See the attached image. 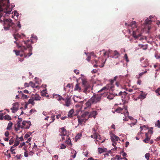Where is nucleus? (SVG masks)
I'll use <instances>...</instances> for the list:
<instances>
[{
    "mask_svg": "<svg viewBox=\"0 0 160 160\" xmlns=\"http://www.w3.org/2000/svg\"><path fill=\"white\" fill-rule=\"evenodd\" d=\"M112 53L113 54L112 58H118L120 56V54L116 50H115L113 52L112 51Z\"/></svg>",
    "mask_w": 160,
    "mask_h": 160,
    "instance_id": "nucleus-13",
    "label": "nucleus"
},
{
    "mask_svg": "<svg viewBox=\"0 0 160 160\" xmlns=\"http://www.w3.org/2000/svg\"><path fill=\"white\" fill-rule=\"evenodd\" d=\"M89 112H86L81 115V117L83 118H86L87 116H88V115H89Z\"/></svg>",
    "mask_w": 160,
    "mask_h": 160,
    "instance_id": "nucleus-31",
    "label": "nucleus"
},
{
    "mask_svg": "<svg viewBox=\"0 0 160 160\" xmlns=\"http://www.w3.org/2000/svg\"><path fill=\"white\" fill-rule=\"evenodd\" d=\"M141 81L140 80H138L137 82V84L139 85H140L141 83Z\"/></svg>",
    "mask_w": 160,
    "mask_h": 160,
    "instance_id": "nucleus-64",
    "label": "nucleus"
},
{
    "mask_svg": "<svg viewBox=\"0 0 160 160\" xmlns=\"http://www.w3.org/2000/svg\"><path fill=\"white\" fill-rule=\"evenodd\" d=\"M9 135V132L8 131H6L5 133V135L6 137H8Z\"/></svg>",
    "mask_w": 160,
    "mask_h": 160,
    "instance_id": "nucleus-48",
    "label": "nucleus"
},
{
    "mask_svg": "<svg viewBox=\"0 0 160 160\" xmlns=\"http://www.w3.org/2000/svg\"><path fill=\"white\" fill-rule=\"evenodd\" d=\"M9 3V0H0V18L4 15L5 13V15L6 13H10L12 10L10 9L7 10Z\"/></svg>",
    "mask_w": 160,
    "mask_h": 160,
    "instance_id": "nucleus-2",
    "label": "nucleus"
},
{
    "mask_svg": "<svg viewBox=\"0 0 160 160\" xmlns=\"http://www.w3.org/2000/svg\"><path fill=\"white\" fill-rule=\"evenodd\" d=\"M21 122L17 121L16 124L15 125V130L16 131H18L19 130L20 128H21Z\"/></svg>",
    "mask_w": 160,
    "mask_h": 160,
    "instance_id": "nucleus-16",
    "label": "nucleus"
},
{
    "mask_svg": "<svg viewBox=\"0 0 160 160\" xmlns=\"http://www.w3.org/2000/svg\"><path fill=\"white\" fill-rule=\"evenodd\" d=\"M56 98H57V100L58 101H60L62 100H63V99H64L62 98V96L60 95H56Z\"/></svg>",
    "mask_w": 160,
    "mask_h": 160,
    "instance_id": "nucleus-33",
    "label": "nucleus"
},
{
    "mask_svg": "<svg viewBox=\"0 0 160 160\" xmlns=\"http://www.w3.org/2000/svg\"><path fill=\"white\" fill-rule=\"evenodd\" d=\"M3 114L2 113H0V120H2L3 119Z\"/></svg>",
    "mask_w": 160,
    "mask_h": 160,
    "instance_id": "nucleus-52",
    "label": "nucleus"
},
{
    "mask_svg": "<svg viewBox=\"0 0 160 160\" xmlns=\"http://www.w3.org/2000/svg\"><path fill=\"white\" fill-rule=\"evenodd\" d=\"M14 26V23L12 22V21L11 19H6L4 20V27L5 30H9L11 27L12 28H13Z\"/></svg>",
    "mask_w": 160,
    "mask_h": 160,
    "instance_id": "nucleus-3",
    "label": "nucleus"
},
{
    "mask_svg": "<svg viewBox=\"0 0 160 160\" xmlns=\"http://www.w3.org/2000/svg\"><path fill=\"white\" fill-rule=\"evenodd\" d=\"M17 26L19 28H21V25L20 24V22H18L17 25Z\"/></svg>",
    "mask_w": 160,
    "mask_h": 160,
    "instance_id": "nucleus-63",
    "label": "nucleus"
},
{
    "mask_svg": "<svg viewBox=\"0 0 160 160\" xmlns=\"http://www.w3.org/2000/svg\"><path fill=\"white\" fill-rule=\"evenodd\" d=\"M25 145V143L24 142H23L22 143H20V145L19 146V148H20L21 147H22L23 146H24Z\"/></svg>",
    "mask_w": 160,
    "mask_h": 160,
    "instance_id": "nucleus-49",
    "label": "nucleus"
},
{
    "mask_svg": "<svg viewBox=\"0 0 160 160\" xmlns=\"http://www.w3.org/2000/svg\"><path fill=\"white\" fill-rule=\"evenodd\" d=\"M123 109V108H118L115 110V111L118 113H122Z\"/></svg>",
    "mask_w": 160,
    "mask_h": 160,
    "instance_id": "nucleus-32",
    "label": "nucleus"
},
{
    "mask_svg": "<svg viewBox=\"0 0 160 160\" xmlns=\"http://www.w3.org/2000/svg\"><path fill=\"white\" fill-rule=\"evenodd\" d=\"M100 95H101V97H102V96H103L104 97H105L107 96H108V93H107V92H104L102 93Z\"/></svg>",
    "mask_w": 160,
    "mask_h": 160,
    "instance_id": "nucleus-40",
    "label": "nucleus"
},
{
    "mask_svg": "<svg viewBox=\"0 0 160 160\" xmlns=\"http://www.w3.org/2000/svg\"><path fill=\"white\" fill-rule=\"evenodd\" d=\"M147 71H144L143 72H141V73H140L139 74V76L140 77L141 76H142V75H143V74H144L146 73L147 72Z\"/></svg>",
    "mask_w": 160,
    "mask_h": 160,
    "instance_id": "nucleus-53",
    "label": "nucleus"
},
{
    "mask_svg": "<svg viewBox=\"0 0 160 160\" xmlns=\"http://www.w3.org/2000/svg\"><path fill=\"white\" fill-rule=\"evenodd\" d=\"M61 130V135L62 136H65L67 134V131L64 127H62L60 128Z\"/></svg>",
    "mask_w": 160,
    "mask_h": 160,
    "instance_id": "nucleus-23",
    "label": "nucleus"
},
{
    "mask_svg": "<svg viewBox=\"0 0 160 160\" xmlns=\"http://www.w3.org/2000/svg\"><path fill=\"white\" fill-rule=\"evenodd\" d=\"M145 158L147 159V160H148L150 157L149 153H146L145 155Z\"/></svg>",
    "mask_w": 160,
    "mask_h": 160,
    "instance_id": "nucleus-43",
    "label": "nucleus"
},
{
    "mask_svg": "<svg viewBox=\"0 0 160 160\" xmlns=\"http://www.w3.org/2000/svg\"><path fill=\"white\" fill-rule=\"evenodd\" d=\"M15 150V149H11L10 148V151L12 152V153L13 154H15L16 152H14V151Z\"/></svg>",
    "mask_w": 160,
    "mask_h": 160,
    "instance_id": "nucleus-60",
    "label": "nucleus"
},
{
    "mask_svg": "<svg viewBox=\"0 0 160 160\" xmlns=\"http://www.w3.org/2000/svg\"><path fill=\"white\" fill-rule=\"evenodd\" d=\"M115 93V92H114L113 93ZM114 95H115V94H112L109 93V94H108V95L107 97V98H108L109 99H110V100L112 99H113V98L114 97Z\"/></svg>",
    "mask_w": 160,
    "mask_h": 160,
    "instance_id": "nucleus-30",
    "label": "nucleus"
},
{
    "mask_svg": "<svg viewBox=\"0 0 160 160\" xmlns=\"http://www.w3.org/2000/svg\"><path fill=\"white\" fill-rule=\"evenodd\" d=\"M28 103V104H31L32 105H34L35 102H34V100L32 97L31 98L29 99Z\"/></svg>",
    "mask_w": 160,
    "mask_h": 160,
    "instance_id": "nucleus-26",
    "label": "nucleus"
},
{
    "mask_svg": "<svg viewBox=\"0 0 160 160\" xmlns=\"http://www.w3.org/2000/svg\"><path fill=\"white\" fill-rule=\"evenodd\" d=\"M74 112V110L73 109H71L68 112V117L72 118L73 117Z\"/></svg>",
    "mask_w": 160,
    "mask_h": 160,
    "instance_id": "nucleus-21",
    "label": "nucleus"
},
{
    "mask_svg": "<svg viewBox=\"0 0 160 160\" xmlns=\"http://www.w3.org/2000/svg\"><path fill=\"white\" fill-rule=\"evenodd\" d=\"M63 101H64L65 102V103L63 104L64 106L67 107H69L70 106L72 101L70 98L68 97L66 98H64L63 99Z\"/></svg>",
    "mask_w": 160,
    "mask_h": 160,
    "instance_id": "nucleus-9",
    "label": "nucleus"
},
{
    "mask_svg": "<svg viewBox=\"0 0 160 160\" xmlns=\"http://www.w3.org/2000/svg\"><path fill=\"white\" fill-rule=\"evenodd\" d=\"M98 112L97 111H93L90 112L89 115H88V119L89 118L93 117L94 118H95Z\"/></svg>",
    "mask_w": 160,
    "mask_h": 160,
    "instance_id": "nucleus-12",
    "label": "nucleus"
},
{
    "mask_svg": "<svg viewBox=\"0 0 160 160\" xmlns=\"http://www.w3.org/2000/svg\"><path fill=\"white\" fill-rule=\"evenodd\" d=\"M29 86H31L32 87L34 88L35 87V84L33 82L30 81L29 83Z\"/></svg>",
    "mask_w": 160,
    "mask_h": 160,
    "instance_id": "nucleus-36",
    "label": "nucleus"
},
{
    "mask_svg": "<svg viewBox=\"0 0 160 160\" xmlns=\"http://www.w3.org/2000/svg\"><path fill=\"white\" fill-rule=\"evenodd\" d=\"M133 32L132 36L135 39L138 38L141 36V34L138 31V29L137 28L136 26L132 28Z\"/></svg>",
    "mask_w": 160,
    "mask_h": 160,
    "instance_id": "nucleus-4",
    "label": "nucleus"
},
{
    "mask_svg": "<svg viewBox=\"0 0 160 160\" xmlns=\"http://www.w3.org/2000/svg\"><path fill=\"white\" fill-rule=\"evenodd\" d=\"M146 94L145 92H144L142 91H141V93L140 94L138 98L141 99H143L146 98Z\"/></svg>",
    "mask_w": 160,
    "mask_h": 160,
    "instance_id": "nucleus-18",
    "label": "nucleus"
},
{
    "mask_svg": "<svg viewBox=\"0 0 160 160\" xmlns=\"http://www.w3.org/2000/svg\"><path fill=\"white\" fill-rule=\"evenodd\" d=\"M160 92V88H158L157 90L155 91V92L156 93H158Z\"/></svg>",
    "mask_w": 160,
    "mask_h": 160,
    "instance_id": "nucleus-58",
    "label": "nucleus"
},
{
    "mask_svg": "<svg viewBox=\"0 0 160 160\" xmlns=\"http://www.w3.org/2000/svg\"><path fill=\"white\" fill-rule=\"evenodd\" d=\"M13 125V123L11 122H9L8 126L7 128V129L8 130H10L11 129Z\"/></svg>",
    "mask_w": 160,
    "mask_h": 160,
    "instance_id": "nucleus-27",
    "label": "nucleus"
},
{
    "mask_svg": "<svg viewBox=\"0 0 160 160\" xmlns=\"http://www.w3.org/2000/svg\"><path fill=\"white\" fill-rule=\"evenodd\" d=\"M155 125L158 128H160V122L159 120H158L155 123Z\"/></svg>",
    "mask_w": 160,
    "mask_h": 160,
    "instance_id": "nucleus-39",
    "label": "nucleus"
},
{
    "mask_svg": "<svg viewBox=\"0 0 160 160\" xmlns=\"http://www.w3.org/2000/svg\"><path fill=\"white\" fill-rule=\"evenodd\" d=\"M155 57L157 59L160 58V55L156 54L155 55Z\"/></svg>",
    "mask_w": 160,
    "mask_h": 160,
    "instance_id": "nucleus-56",
    "label": "nucleus"
},
{
    "mask_svg": "<svg viewBox=\"0 0 160 160\" xmlns=\"http://www.w3.org/2000/svg\"><path fill=\"white\" fill-rule=\"evenodd\" d=\"M30 136V135L28 133L26 134L24 136V138L27 139Z\"/></svg>",
    "mask_w": 160,
    "mask_h": 160,
    "instance_id": "nucleus-51",
    "label": "nucleus"
},
{
    "mask_svg": "<svg viewBox=\"0 0 160 160\" xmlns=\"http://www.w3.org/2000/svg\"><path fill=\"white\" fill-rule=\"evenodd\" d=\"M114 94H115L116 96H121L122 98V100H123L126 96L128 93L125 91L123 92L120 91L118 93H114Z\"/></svg>",
    "mask_w": 160,
    "mask_h": 160,
    "instance_id": "nucleus-10",
    "label": "nucleus"
},
{
    "mask_svg": "<svg viewBox=\"0 0 160 160\" xmlns=\"http://www.w3.org/2000/svg\"><path fill=\"white\" fill-rule=\"evenodd\" d=\"M19 143H20L19 140L18 138H16L14 144L17 146H18V145H19Z\"/></svg>",
    "mask_w": 160,
    "mask_h": 160,
    "instance_id": "nucleus-35",
    "label": "nucleus"
},
{
    "mask_svg": "<svg viewBox=\"0 0 160 160\" xmlns=\"http://www.w3.org/2000/svg\"><path fill=\"white\" fill-rule=\"evenodd\" d=\"M13 107L11 108L12 113L16 112L18 109L19 104L18 102H16L12 104Z\"/></svg>",
    "mask_w": 160,
    "mask_h": 160,
    "instance_id": "nucleus-8",
    "label": "nucleus"
},
{
    "mask_svg": "<svg viewBox=\"0 0 160 160\" xmlns=\"http://www.w3.org/2000/svg\"><path fill=\"white\" fill-rule=\"evenodd\" d=\"M28 154L27 152H24V156L26 157H27L28 156Z\"/></svg>",
    "mask_w": 160,
    "mask_h": 160,
    "instance_id": "nucleus-61",
    "label": "nucleus"
},
{
    "mask_svg": "<svg viewBox=\"0 0 160 160\" xmlns=\"http://www.w3.org/2000/svg\"><path fill=\"white\" fill-rule=\"evenodd\" d=\"M106 89H108L107 88V87H103L102 89H101L99 91V92H102V91H103L104 90H106Z\"/></svg>",
    "mask_w": 160,
    "mask_h": 160,
    "instance_id": "nucleus-54",
    "label": "nucleus"
},
{
    "mask_svg": "<svg viewBox=\"0 0 160 160\" xmlns=\"http://www.w3.org/2000/svg\"><path fill=\"white\" fill-rule=\"evenodd\" d=\"M82 85L83 87L84 88V89L82 92L87 94V92L89 91L88 90V89L89 87V86L88 85L87 81L85 80H82Z\"/></svg>",
    "mask_w": 160,
    "mask_h": 160,
    "instance_id": "nucleus-5",
    "label": "nucleus"
},
{
    "mask_svg": "<svg viewBox=\"0 0 160 160\" xmlns=\"http://www.w3.org/2000/svg\"><path fill=\"white\" fill-rule=\"evenodd\" d=\"M14 141V139L13 138H11L9 141V143L10 145L13 144Z\"/></svg>",
    "mask_w": 160,
    "mask_h": 160,
    "instance_id": "nucleus-37",
    "label": "nucleus"
},
{
    "mask_svg": "<svg viewBox=\"0 0 160 160\" xmlns=\"http://www.w3.org/2000/svg\"><path fill=\"white\" fill-rule=\"evenodd\" d=\"M74 91H78L79 92H81L82 91H83V90H82L80 86V84L79 83H77L76 84L75 86Z\"/></svg>",
    "mask_w": 160,
    "mask_h": 160,
    "instance_id": "nucleus-15",
    "label": "nucleus"
},
{
    "mask_svg": "<svg viewBox=\"0 0 160 160\" xmlns=\"http://www.w3.org/2000/svg\"><path fill=\"white\" fill-rule=\"evenodd\" d=\"M22 36H23V37L25 36V35L22 34V35L19 34L18 33L15 32L13 34V36L14 38L16 40V41L14 42V43H16L17 45V46L19 48H21V51L22 52H24V51L27 50V48H28L29 52L27 54L26 53H24V57H26L27 56L29 57L32 54V53L31 52L32 48H31V42L29 40H27L26 41H23L21 44H19L17 41H18L19 39H20L22 38Z\"/></svg>",
    "mask_w": 160,
    "mask_h": 160,
    "instance_id": "nucleus-1",
    "label": "nucleus"
},
{
    "mask_svg": "<svg viewBox=\"0 0 160 160\" xmlns=\"http://www.w3.org/2000/svg\"><path fill=\"white\" fill-rule=\"evenodd\" d=\"M31 125V124L30 121H23L22 122L21 128L22 129H28Z\"/></svg>",
    "mask_w": 160,
    "mask_h": 160,
    "instance_id": "nucleus-7",
    "label": "nucleus"
},
{
    "mask_svg": "<svg viewBox=\"0 0 160 160\" xmlns=\"http://www.w3.org/2000/svg\"><path fill=\"white\" fill-rule=\"evenodd\" d=\"M15 53L17 55H19L20 51H19L14 50Z\"/></svg>",
    "mask_w": 160,
    "mask_h": 160,
    "instance_id": "nucleus-55",
    "label": "nucleus"
},
{
    "mask_svg": "<svg viewBox=\"0 0 160 160\" xmlns=\"http://www.w3.org/2000/svg\"><path fill=\"white\" fill-rule=\"evenodd\" d=\"M93 133V138L96 139L98 138V134L97 133Z\"/></svg>",
    "mask_w": 160,
    "mask_h": 160,
    "instance_id": "nucleus-42",
    "label": "nucleus"
},
{
    "mask_svg": "<svg viewBox=\"0 0 160 160\" xmlns=\"http://www.w3.org/2000/svg\"><path fill=\"white\" fill-rule=\"evenodd\" d=\"M152 21V20L150 19L147 18L145 21V23L146 24H149Z\"/></svg>",
    "mask_w": 160,
    "mask_h": 160,
    "instance_id": "nucleus-34",
    "label": "nucleus"
},
{
    "mask_svg": "<svg viewBox=\"0 0 160 160\" xmlns=\"http://www.w3.org/2000/svg\"><path fill=\"white\" fill-rule=\"evenodd\" d=\"M88 119V118H84L82 117L81 116L80 117H79L78 118V125H79V124L82 125L83 122H85Z\"/></svg>",
    "mask_w": 160,
    "mask_h": 160,
    "instance_id": "nucleus-11",
    "label": "nucleus"
},
{
    "mask_svg": "<svg viewBox=\"0 0 160 160\" xmlns=\"http://www.w3.org/2000/svg\"><path fill=\"white\" fill-rule=\"evenodd\" d=\"M145 137L146 138L145 139L143 140V141L146 143H147L150 140V137L149 136H148V133H145Z\"/></svg>",
    "mask_w": 160,
    "mask_h": 160,
    "instance_id": "nucleus-24",
    "label": "nucleus"
},
{
    "mask_svg": "<svg viewBox=\"0 0 160 160\" xmlns=\"http://www.w3.org/2000/svg\"><path fill=\"white\" fill-rule=\"evenodd\" d=\"M51 118L52 119V121L51 122H50L51 123L52 122H53L54 121V120L55 119V116L54 115L51 116Z\"/></svg>",
    "mask_w": 160,
    "mask_h": 160,
    "instance_id": "nucleus-47",
    "label": "nucleus"
},
{
    "mask_svg": "<svg viewBox=\"0 0 160 160\" xmlns=\"http://www.w3.org/2000/svg\"><path fill=\"white\" fill-rule=\"evenodd\" d=\"M66 143H67L68 145L72 144L71 140L69 138H68V139L66 140Z\"/></svg>",
    "mask_w": 160,
    "mask_h": 160,
    "instance_id": "nucleus-41",
    "label": "nucleus"
},
{
    "mask_svg": "<svg viewBox=\"0 0 160 160\" xmlns=\"http://www.w3.org/2000/svg\"><path fill=\"white\" fill-rule=\"evenodd\" d=\"M117 78L118 77L117 76H116L114 77L113 79L111 80L110 82L111 84H112L113 83L114 81H115Z\"/></svg>",
    "mask_w": 160,
    "mask_h": 160,
    "instance_id": "nucleus-46",
    "label": "nucleus"
},
{
    "mask_svg": "<svg viewBox=\"0 0 160 160\" xmlns=\"http://www.w3.org/2000/svg\"><path fill=\"white\" fill-rule=\"evenodd\" d=\"M74 73H76L77 74H78L79 73V72L78 70L76 69H75L74 70Z\"/></svg>",
    "mask_w": 160,
    "mask_h": 160,
    "instance_id": "nucleus-59",
    "label": "nucleus"
},
{
    "mask_svg": "<svg viewBox=\"0 0 160 160\" xmlns=\"http://www.w3.org/2000/svg\"><path fill=\"white\" fill-rule=\"evenodd\" d=\"M125 25H128L129 27L131 28H132L136 26V22L135 21L132 22L130 24H128L127 23H125Z\"/></svg>",
    "mask_w": 160,
    "mask_h": 160,
    "instance_id": "nucleus-19",
    "label": "nucleus"
},
{
    "mask_svg": "<svg viewBox=\"0 0 160 160\" xmlns=\"http://www.w3.org/2000/svg\"><path fill=\"white\" fill-rule=\"evenodd\" d=\"M21 155H17L16 156V157L17 158V159H19L21 158Z\"/></svg>",
    "mask_w": 160,
    "mask_h": 160,
    "instance_id": "nucleus-57",
    "label": "nucleus"
},
{
    "mask_svg": "<svg viewBox=\"0 0 160 160\" xmlns=\"http://www.w3.org/2000/svg\"><path fill=\"white\" fill-rule=\"evenodd\" d=\"M3 119L9 121L11 119V118L9 115H7L3 117Z\"/></svg>",
    "mask_w": 160,
    "mask_h": 160,
    "instance_id": "nucleus-28",
    "label": "nucleus"
},
{
    "mask_svg": "<svg viewBox=\"0 0 160 160\" xmlns=\"http://www.w3.org/2000/svg\"><path fill=\"white\" fill-rule=\"evenodd\" d=\"M34 101H40L41 100V98L38 95H35L32 97Z\"/></svg>",
    "mask_w": 160,
    "mask_h": 160,
    "instance_id": "nucleus-22",
    "label": "nucleus"
},
{
    "mask_svg": "<svg viewBox=\"0 0 160 160\" xmlns=\"http://www.w3.org/2000/svg\"><path fill=\"white\" fill-rule=\"evenodd\" d=\"M71 153L72 154H73V155H71V157L73 158H74L76 157V155L77 154L76 152L74 150H72Z\"/></svg>",
    "mask_w": 160,
    "mask_h": 160,
    "instance_id": "nucleus-29",
    "label": "nucleus"
},
{
    "mask_svg": "<svg viewBox=\"0 0 160 160\" xmlns=\"http://www.w3.org/2000/svg\"><path fill=\"white\" fill-rule=\"evenodd\" d=\"M112 51L110 50V49L108 50V51H105L103 53V56L104 57L107 56V57H108L110 54H112Z\"/></svg>",
    "mask_w": 160,
    "mask_h": 160,
    "instance_id": "nucleus-17",
    "label": "nucleus"
},
{
    "mask_svg": "<svg viewBox=\"0 0 160 160\" xmlns=\"http://www.w3.org/2000/svg\"><path fill=\"white\" fill-rule=\"evenodd\" d=\"M124 58L126 60L127 62H128L129 60L128 58V57L127 54H125L124 56Z\"/></svg>",
    "mask_w": 160,
    "mask_h": 160,
    "instance_id": "nucleus-45",
    "label": "nucleus"
},
{
    "mask_svg": "<svg viewBox=\"0 0 160 160\" xmlns=\"http://www.w3.org/2000/svg\"><path fill=\"white\" fill-rule=\"evenodd\" d=\"M101 98L100 94L96 95L91 98V101H92L94 103H96L99 102Z\"/></svg>",
    "mask_w": 160,
    "mask_h": 160,
    "instance_id": "nucleus-6",
    "label": "nucleus"
},
{
    "mask_svg": "<svg viewBox=\"0 0 160 160\" xmlns=\"http://www.w3.org/2000/svg\"><path fill=\"white\" fill-rule=\"evenodd\" d=\"M66 146L63 144H61L60 146V148L61 149H63L66 148Z\"/></svg>",
    "mask_w": 160,
    "mask_h": 160,
    "instance_id": "nucleus-44",
    "label": "nucleus"
},
{
    "mask_svg": "<svg viewBox=\"0 0 160 160\" xmlns=\"http://www.w3.org/2000/svg\"><path fill=\"white\" fill-rule=\"evenodd\" d=\"M111 139L112 140V142H114L116 140L117 141H118V140H119V137L117 136H116L114 135L113 136H112L111 138Z\"/></svg>",
    "mask_w": 160,
    "mask_h": 160,
    "instance_id": "nucleus-20",
    "label": "nucleus"
},
{
    "mask_svg": "<svg viewBox=\"0 0 160 160\" xmlns=\"http://www.w3.org/2000/svg\"><path fill=\"white\" fill-rule=\"evenodd\" d=\"M94 103L92 102V101H91V98L89 99L88 101L85 104V105L86 106V107H85L84 108L86 109L87 108H89L91 106V105L92 104H93Z\"/></svg>",
    "mask_w": 160,
    "mask_h": 160,
    "instance_id": "nucleus-14",
    "label": "nucleus"
},
{
    "mask_svg": "<svg viewBox=\"0 0 160 160\" xmlns=\"http://www.w3.org/2000/svg\"><path fill=\"white\" fill-rule=\"evenodd\" d=\"M28 97L27 95H25L23 93H22V98L23 99H26L28 98Z\"/></svg>",
    "mask_w": 160,
    "mask_h": 160,
    "instance_id": "nucleus-38",
    "label": "nucleus"
},
{
    "mask_svg": "<svg viewBox=\"0 0 160 160\" xmlns=\"http://www.w3.org/2000/svg\"><path fill=\"white\" fill-rule=\"evenodd\" d=\"M33 148L35 150H37L38 149V147L37 145H36L35 144L34 145Z\"/></svg>",
    "mask_w": 160,
    "mask_h": 160,
    "instance_id": "nucleus-62",
    "label": "nucleus"
},
{
    "mask_svg": "<svg viewBox=\"0 0 160 160\" xmlns=\"http://www.w3.org/2000/svg\"><path fill=\"white\" fill-rule=\"evenodd\" d=\"M147 133H148V134L151 135V134H152V131L151 130H149L148 131V132Z\"/></svg>",
    "mask_w": 160,
    "mask_h": 160,
    "instance_id": "nucleus-50",
    "label": "nucleus"
},
{
    "mask_svg": "<svg viewBox=\"0 0 160 160\" xmlns=\"http://www.w3.org/2000/svg\"><path fill=\"white\" fill-rule=\"evenodd\" d=\"M106 148H99L98 149V152L99 153H102L106 152Z\"/></svg>",
    "mask_w": 160,
    "mask_h": 160,
    "instance_id": "nucleus-25",
    "label": "nucleus"
}]
</instances>
